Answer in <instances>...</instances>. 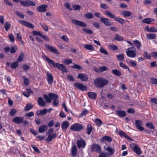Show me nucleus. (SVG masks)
<instances>
[{"label":"nucleus","instance_id":"obj_1","mask_svg":"<svg viewBox=\"0 0 157 157\" xmlns=\"http://www.w3.org/2000/svg\"><path fill=\"white\" fill-rule=\"evenodd\" d=\"M45 59L50 64H51L53 67L57 68L58 70H61L63 73H67L68 69L66 66L63 64L59 63H55L53 60L46 56Z\"/></svg>","mask_w":157,"mask_h":157},{"label":"nucleus","instance_id":"obj_2","mask_svg":"<svg viewBox=\"0 0 157 157\" xmlns=\"http://www.w3.org/2000/svg\"><path fill=\"white\" fill-rule=\"evenodd\" d=\"M95 86L98 88H102L109 83L108 80L103 78L101 77H98L96 78L94 81Z\"/></svg>","mask_w":157,"mask_h":157},{"label":"nucleus","instance_id":"obj_3","mask_svg":"<svg viewBox=\"0 0 157 157\" xmlns=\"http://www.w3.org/2000/svg\"><path fill=\"white\" fill-rule=\"evenodd\" d=\"M53 129L52 128H50L48 131V136L46 140L48 141H51L55 138L57 136V134L56 133H53Z\"/></svg>","mask_w":157,"mask_h":157},{"label":"nucleus","instance_id":"obj_4","mask_svg":"<svg viewBox=\"0 0 157 157\" xmlns=\"http://www.w3.org/2000/svg\"><path fill=\"white\" fill-rule=\"evenodd\" d=\"M127 51L126 52L127 56L131 58H134L136 56L135 52L136 49L133 47H131L127 49Z\"/></svg>","mask_w":157,"mask_h":157},{"label":"nucleus","instance_id":"obj_5","mask_svg":"<svg viewBox=\"0 0 157 157\" xmlns=\"http://www.w3.org/2000/svg\"><path fill=\"white\" fill-rule=\"evenodd\" d=\"M130 146L132 149L133 150L136 154L138 155L141 154L142 152L140 148L136 144L131 143L130 144Z\"/></svg>","mask_w":157,"mask_h":157},{"label":"nucleus","instance_id":"obj_6","mask_svg":"<svg viewBox=\"0 0 157 157\" xmlns=\"http://www.w3.org/2000/svg\"><path fill=\"white\" fill-rule=\"evenodd\" d=\"M71 22L73 24L82 27H86L87 26V25L85 23L80 21L73 19L71 20Z\"/></svg>","mask_w":157,"mask_h":157},{"label":"nucleus","instance_id":"obj_7","mask_svg":"<svg viewBox=\"0 0 157 157\" xmlns=\"http://www.w3.org/2000/svg\"><path fill=\"white\" fill-rule=\"evenodd\" d=\"M21 4L25 6H34L35 5V3L29 0H27L26 1H20Z\"/></svg>","mask_w":157,"mask_h":157},{"label":"nucleus","instance_id":"obj_8","mask_svg":"<svg viewBox=\"0 0 157 157\" xmlns=\"http://www.w3.org/2000/svg\"><path fill=\"white\" fill-rule=\"evenodd\" d=\"M47 80L48 84L49 85L52 84L53 82V77L52 74L49 72H47Z\"/></svg>","mask_w":157,"mask_h":157},{"label":"nucleus","instance_id":"obj_9","mask_svg":"<svg viewBox=\"0 0 157 157\" xmlns=\"http://www.w3.org/2000/svg\"><path fill=\"white\" fill-rule=\"evenodd\" d=\"M19 23L22 25H24L29 28H34V26L32 24L22 20L20 21H19Z\"/></svg>","mask_w":157,"mask_h":157},{"label":"nucleus","instance_id":"obj_10","mask_svg":"<svg viewBox=\"0 0 157 157\" xmlns=\"http://www.w3.org/2000/svg\"><path fill=\"white\" fill-rule=\"evenodd\" d=\"M145 30L149 32L156 33L157 32V29L155 27L153 26L149 28L148 25L145 27Z\"/></svg>","mask_w":157,"mask_h":157},{"label":"nucleus","instance_id":"obj_11","mask_svg":"<svg viewBox=\"0 0 157 157\" xmlns=\"http://www.w3.org/2000/svg\"><path fill=\"white\" fill-rule=\"evenodd\" d=\"M45 47L47 49L49 50L51 52H53L55 54H59V52L58 51L55 49L54 48L52 47L49 45H46Z\"/></svg>","mask_w":157,"mask_h":157},{"label":"nucleus","instance_id":"obj_12","mask_svg":"<svg viewBox=\"0 0 157 157\" xmlns=\"http://www.w3.org/2000/svg\"><path fill=\"white\" fill-rule=\"evenodd\" d=\"M100 21L106 26H109L111 25L110 20L107 18L101 17L100 19Z\"/></svg>","mask_w":157,"mask_h":157},{"label":"nucleus","instance_id":"obj_13","mask_svg":"<svg viewBox=\"0 0 157 157\" xmlns=\"http://www.w3.org/2000/svg\"><path fill=\"white\" fill-rule=\"evenodd\" d=\"M77 144L78 148L84 147L86 145V143L83 139H80L77 140Z\"/></svg>","mask_w":157,"mask_h":157},{"label":"nucleus","instance_id":"obj_14","mask_svg":"<svg viewBox=\"0 0 157 157\" xmlns=\"http://www.w3.org/2000/svg\"><path fill=\"white\" fill-rule=\"evenodd\" d=\"M23 117H16L13 119V121L17 124H20L23 122Z\"/></svg>","mask_w":157,"mask_h":157},{"label":"nucleus","instance_id":"obj_15","mask_svg":"<svg viewBox=\"0 0 157 157\" xmlns=\"http://www.w3.org/2000/svg\"><path fill=\"white\" fill-rule=\"evenodd\" d=\"M74 86L77 88L82 90H86L87 89L86 86L83 84L78 83H75L74 84Z\"/></svg>","mask_w":157,"mask_h":157},{"label":"nucleus","instance_id":"obj_16","mask_svg":"<svg viewBox=\"0 0 157 157\" xmlns=\"http://www.w3.org/2000/svg\"><path fill=\"white\" fill-rule=\"evenodd\" d=\"M91 150L92 151L100 152L101 151V147L98 144H94L92 146Z\"/></svg>","mask_w":157,"mask_h":157},{"label":"nucleus","instance_id":"obj_17","mask_svg":"<svg viewBox=\"0 0 157 157\" xmlns=\"http://www.w3.org/2000/svg\"><path fill=\"white\" fill-rule=\"evenodd\" d=\"M47 6L44 5H42L39 6L37 8V11L39 12H44L46 11Z\"/></svg>","mask_w":157,"mask_h":157},{"label":"nucleus","instance_id":"obj_18","mask_svg":"<svg viewBox=\"0 0 157 157\" xmlns=\"http://www.w3.org/2000/svg\"><path fill=\"white\" fill-rule=\"evenodd\" d=\"M107 70V68L105 66L100 67H99L98 68H94V70L96 72L98 73L102 72L103 71H106Z\"/></svg>","mask_w":157,"mask_h":157},{"label":"nucleus","instance_id":"obj_19","mask_svg":"<svg viewBox=\"0 0 157 157\" xmlns=\"http://www.w3.org/2000/svg\"><path fill=\"white\" fill-rule=\"evenodd\" d=\"M112 140V138L109 136H104L100 139V141L101 142H104L106 141L110 142Z\"/></svg>","mask_w":157,"mask_h":157},{"label":"nucleus","instance_id":"obj_20","mask_svg":"<svg viewBox=\"0 0 157 157\" xmlns=\"http://www.w3.org/2000/svg\"><path fill=\"white\" fill-rule=\"evenodd\" d=\"M38 103L39 105L42 107H44L46 105L45 102L44 101L42 97H39L38 98Z\"/></svg>","mask_w":157,"mask_h":157},{"label":"nucleus","instance_id":"obj_21","mask_svg":"<svg viewBox=\"0 0 157 157\" xmlns=\"http://www.w3.org/2000/svg\"><path fill=\"white\" fill-rule=\"evenodd\" d=\"M104 149L105 150L108 151L109 153V154L110 155H112L114 153V150L112 148L109 146H107V147L104 146Z\"/></svg>","mask_w":157,"mask_h":157},{"label":"nucleus","instance_id":"obj_22","mask_svg":"<svg viewBox=\"0 0 157 157\" xmlns=\"http://www.w3.org/2000/svg\"><path fill=\"white\" fill-rule=\"evenodd\" d=\"M78 78L80 79L81 80L83 81H86L88 79V77L87 76L83 74H79L78 76Z\"/></svg>","mask_w":157,"mask_h":157},{"label":"nucleus","instance_id":"obj_23","mask_svg":"<svg viewBox=\"0 0 157 157\" xmlns=\"http://www.w3.org/2000/svg\"><path fill=\"white\" fill-rule=\"evenodd\" d=\"M87 95L89 97L92 99H95L97 97V94L95 92H89Z\"/></svg>","mask_w":157,"mask_h":157},{"label":"nucleus","instance_id":"obj_24","mask_svg":"<svg viewBox=\"0 0 157 157\" xmlns=\"http://www.w3.org/2000/svg\"><path fill=\"white\" fill-rule=\"evenodd\" d=\"M117 114L120 117H124L126 116V113L122 110H117L116 111Z\"/></svg>","mask_w":157,"mask_h":157},{"label":"nucleus","instance_id":"obj_25","mask_svg":"<svg viewBox=\"0 0 157 157\" xmlns=\"http://www.w3.org/2000/svg\"><path fill=\"white\" fill-rule=\"evenodd\" d=\"M155 21V20L154 19L151 18H145L142 21V22L143 23H146L148 24H149L150 23L153 22Z\"/></svg>","mask_w":157,"mask_h":157},{"label":"nucleus","instance_id":"obj_26","mask_svg":"<svg viewBox=\"0 0 157 157\" xmlns=\"http://www.w3.org/2000/svg\"><path fill=\"white\" fill-rule=\"evenodd\" d=\"M134 45L138 50H139L141 46V44L138 40H136L133 41V45Z\"/></svg>","mask_w":157,"mask_h":157},{"label":"nucleus","instance_id":"obj_27","mask_svg":"<svg viewBox=\"0 0 157 157\" xmlns=\"http://www.w3.org/2000/svg\"><path fill=\"white\" fill-rule=\"evenodd\" d=\"M84 48L88 50L94 51V48L92 44H85L84 46Z\"/></svg>","mask_w":157,"mask_h":157},{"label":"nucleus","instance_id":"obj_28","mask_svg":"<svg viewBox=\"0 0 157 157\" xmlns=\"http://www.w3.org/2000/svg\"><path fill=\"white\" fill-rule=\"evenodd\" d=\"M48 96L51 100L52 99L53 100L57 99L58 98V95L54 93H49Z\"/></svg>","mask_w":157,"mask_h":157},{"label":"nucleus","instance_id":"obj_29","mask_svg":"<svg viewBox=\"0 0 157 157\" xmlns=\"http://www.w3.org/2000/svg\"><path fill=\"white\" fill-rule=\"evenodd\" d=\"M136 126L137 128H143L141 126L142 125V121L141 120H136L135 121Z\"/></svg>","mask_w":157,"mask_h":157},{"label":"nucleus","instance_id":"obj_30","mask_svg":"<svg viewBox=\"0 0 157 157\" xmlns=\"http://www.w3.org/2000/svg\"><path fill=\"white\" fill-rule=\"evenodd\" d=\"M77 153V149L75 145L73 146L72 148L71 153L73 156H76Z\"/></svg>","mask_w":157,"mask_h":157},{"label":"nucleus","instance_id":"obj_31","mask_svg":"<svg viewBox=\"0 0 157 157\" xmlns=\"http://www.w3.org/2000/svg\"><path fill=\"white\" fill-rule=\"evenodd\" d=\"M112 73L113 74L117 76H120L121 75V72L117 70L114 69L112 71Z\"/></svg>","mask_w":157,"mask_h":157},{"label":"nucleus","instance_id":"obj_32","mask_svg":"<svg viewBox=\"0 0 157 157\" xmlns=\"http://www.w3.org/2000/svg\"><path fill=\"white\" fill-rule=\"evenodd\" d=\"M105 13L107 16L112 18H114L115 17V16L113 14L110 12L109 11H106Z\"/></svg>","mask_w":157,"mask_h":157},{"label":"nucleus","instance_id":"obj_33","mask_svg":"<svg viewBox=\"0 0 157 157\" xmlns=\"http://www.w3.org/2000/svg\"><path fill=\"white\" fill-rule=\"evenodd\" d=\"M84 17L86 19H91L94 17V15L90 13H87L84 15Z\"/></svg>","mask_w":157,"mask_h":157},{"label":"nucleus","instance_id":"obj_34","mask_svg":"<svg viewBox=\"0 0 157 157\" xmlns=\"http://www.w3.org/2000/svg\"><path fill=\"white\" fill-rule=\"evenodd\" d=\"M156 36V35L155 34L150 33L147 35V38L150 40L154 39Z\"/></svg>","mask_w":157,"mask_h":157},{"label":"nucleus","instance_id":"obj_35","mask_svg":"<svg viewBox=\"0 0 157 157\" xmlns=\"http://www.w3.org/2000/svg\"><path fill=\"white\" fill-rule=\"evenodd\" d=\"M114 18V20L115 21L122 24L124 22V21H125V20L122 19L119 17H115Z\"/></svg>","mask_w":157,"mask_h":157},{"label":"nucleus","instance_id":"obj_36","mask_svg":"<svg viewBox=\"0 0 157 157\" xmlns=\"http://www.w3.org/2000/svg\"><path fill=\"white\" fill-rule=\"evenodd\" d=\"M122 14L125 17H128L132 15V13L128 11H124L122 13Z\"/></svg>","mask_w":157,"mask_h":157},{"label":"nucleus","instance_id":"obj_37","mask_svg":"<svg viewBox=\"0 0 157 157\" xmlns=\"http://www.w3.org/2000/svg\"><path fill=\"white\" fill-rule=\"evenodd\" d=\"M114 39L118 41H120L122 40L123 39V38L121 36H120L118 34H116L115 36Z\"/></svg>","mask_w":157,"mask_h":157},{"label":"nucleus","instance_id":"obj_38","mask_svg":"<svg viewBox=\"0 0 157 157\" xmlns=\"http://www.w3.org/2000/svg\"><path fill=\"white\" fill-rule=\"evenodd\" d=\"M33 107V105L31 104H27L25 108V110L26 111H29Z\"/></svg>","mask_w":157,"mask_h":157},{"label":"nucleus","instance_id":"obj_39","mask_svg":"<svg viewBox=\"0 0 157 157\" xmlns=\"http://www.w3.org/2000/svg\"><path fill=\"white\" fill-rule=\"evenodd\" d=\"M94 122L98 127L100 126L102 124V122L101 120L98 119H96Z\"/></svg>","mask_w":157,"mask_h":157},{"label":"nucleus","instance_id":"obj_40","mask_svg":"<svg viewBox=\"0 0 157 157\" xmlns=\"http://www.w3.org/2000/svg\"><path fill=\"white\" fill-rule=\"evenodd\" d=\"M116 132L117 133H118L121 136L124 137L125 138L127 136L125 133L122 131H117V130H116Z\"/></svg>","mask_w":157,"mask_h":157},{"label":"nucleus","instance_id":"obj_41","mask_svg":"<svg viewBox=\"0 0 157 157\" xmlns=\"http://www.w3.org/2000/svg\"><path fill=\"white\" fill-rule=\"evenodd\" d=\"M117 57L120 61H123L124 59V56L123 54H121L117 55Z\"/></svg>","mask_w":157,"mask_h":157},{"label":"nucleus","instance_id":"obj_42","mask_svg":"<svg viewBox=\"0 0 157 157\" xmlns=\"http://www.w3.org/2000/svg\"><path fill=\"white\" fill-rule=\"evenodd\" d=\"M70 128H83V126L81 124L78 123H75L72 125Z\"/></svg>","mask_w":157,"mask_h":157},{"label":"nucleus","instance_id":"obj_43","mask_svg":"<svg viewBox=\"0 0 157 157\" xmlns=\"http://www.w3.org/2000/svg\"><path fill=\"white\" fill-rule=\"evenodd\" d=\"M17 39L18 41L23 42V41L22 40V36L20 33L17 34Z\"/></svg>","mask_w":157,"mask_h":157},{"label":"nucleus","instance_id":"obj_44","mask_svg":"<svg viewBox=\"0 0 157 157\" xmlns=\"http://www.w3.org/2000/svg\"><path fill=\"white\" fill-rule=\"evenodd\" d=\"M44 98L46 102L48 103H51L52 101L51 98L47 95H44Z\"/></svg>","mask_w":157,"mask_h":157},{"label":"nucleus","instance_id":"obj_45","mask_svg":"<svg viewBox=\"0 0 157 157\" xmlns=\"http://www.w3.org/2000/svg\"><path fill=\"white\" fill-rule=\"evenodd\" d=\"M4 27L6 31H8L10 27V22H6L4 25Z\"/></svg>","mask_w":157,"mask_h":157},{"label":"nucleus","instance_id":"obj_46","mask_svg":"<svg viewBox=\"0 0 157 157\" xmlns=\"http://www.w3.org/2000/svg\"><path fill=\"white\" fill-rule=\"evenodd\" d=\"M9 37L10 41L12 42H14L15 40L14 37L12 33H10L9 35Z\"/></svg>","mask_w":157,"mask_h":157},{"label":"nucleus","instance_id":"obj_47","mask_svg":"<svg viewBox=\"0 0 157 157\" xmlns=\"http://www.w3.org/2000/svg\"><path fill=\"white\" fill-rule=\"evenodd\" d=\"M140 131H144L146 133L150 134L151 131L147 129L146 128H138Z\"/></svg>","mask_w":157,"mask_h":157},{"label":"nucleus","instance_id":"obj_48","mask_svg":"<svg viewBox=\"0 0 157 157\" xmlns=\"http://www.w3.org/2000/svg\"><path fill=\"white\" fill-rule=\"evenodd\" d=\"M24 55L23 53H21L19 56L17 61L19 62H21L24 59Z\"/></svg>","mask_w":157,"mask_h":157},{"label":"nucleus","instance_id":"obj_49","mask_svg":"<svg viewBox=\"0 0 157 157\" xmlns=\"http://www.w3.org/2000/svg\"><path fill=\"white\" fill-rule=\"evenodd\" d=\"M100 51L101 53L107 55H108L107 51L105 50L102 47H101L100 49Z\"/></svg>","mask_w":157,"mask_h":157},{"label":"nucleus","instance_id":"obj_50","mask_svg":"<svg viewBox=\"0 0 157 157\" xmlns=\"http://www.w3.org/2000/svg\"><path fill=\"white\" fill-rule=\"evenodd\" d=\"M71 67L73 68L78 70H81V67L80 66L76 64H74L73 66H72Z\"/></svg>","mask_w":157,"mask_h":157},{"label":"nucleus","instance_id":"obj_51","mask_svg":"<svg viewBox=\"0 0 157 157\" xmlns=\"http://www.w3.org/2000/svg\"><path fill=\"white\" fill-rule=\"evenodd\" d=\"M63 62L66 64L69 65L72 63V61L71 59H65L63 60Z\"/></svg>","mask_w":157,"mask_h":157},{"label":"nucleus","instance_id":"obj_52","mask_svg":"<svg viewBox=\"0 0 157 157\" xmlns=\"http://www.w3.org/2000/svg\"><path fill=\"white\" fill-rule=\"evenodd\" d=\"M33 34L34 36L38 35L41 37L42 34L40 31H33Z\"/></svg>","mask_w":157,"mask_h":157},{"label":"nucleus","instance_id":"obj_53","mask_svg":"<svg viewBox=\"0 0 157 157\" xmlns=\"http://www.w3.org/2000/svg\"><path fill=\"white\" fill-rule=\"evenodd\" d=\"M17 48L16 46H12L10 50V52L11 53H14L17 51Z\"/></svg>","mask_w":157,"mask_h":157},{"label":"nucleus","instance_id":"obj_54","mask_svg":"<svg viewBox=\"0 0 157 157\" xmlns=\"http://www.w3.org/2000/svg\"><path fill=\"white\" fill-rule=\"evenodd\" d=\"M69 124L67 121H64L63 122L62 128H67Z\"/></svg>","mask_w":157,"mask_h":157},{"label":"nucleus","instance_id":"obj_55","mask_svg":"<svg viewBox=\"0 0 157 157\" xmlns=\"http://www.w3.org/2000/svg\"><path fill=\"white\" fill-rule=\"evenodd\" d=\"M83 30L85 32L89 34H92L93 33V32L91 30L89 29L86 28H83Z\"/></svg>","mask_w":157,"mask_h":157},{"label":"nucleus","instance_id":"obj_56","mask_svg":"<svg viewBox=\"0 0 157 157\" xmlns=\"http://www.w3.org/2000/svg\"><path fill=\"white\" fill-rule=\"evenodd\" d=\"M120 66L121 67L124 69L128 68V67L124 63L121 62L119 63Z\"/></svg>","mask_w":157,"mask_h":157},{"label":"nucleus","instance_id":"obj_57","mask_svg":"<svg viewBox=\"0 0 157 157\" xmlns=\"http://www.w3.org/2000/svg\"><path fill=\"white\" fill-rule=\"evenodd\" d=\"M18 66V63L17 62H14L12 63L11 65V68L12 69H15Z\"/></svg>","mask_w":157,"mask_h":157},{"label":"nucleus","instance_id":"obj_58","mask_svg":"<svg viewBox=\"0 0 157 157\" xmlns=\"http://www.w3.org/2000/svg\"><path fill=\"white\" fill-rule=\"evenodd\" d=\"M129 64L132 67H136L137 65L136 61L134 60L130 61L129 62Z\"/></svg>","mask_w":157,"mask_h":157},{"label":"nucleus","instance_id":"obj_59","mask_svg":"<svg viewBox=\"0 0 157 157\" xmlns=\"http://www.w3.org/2000/svg\"><path fill=\"white\" fill-rule=\"evenodd\" d=\"M55 123V122L54 120H51L49 121L48 126L50 127H52L54 124Z\"/></svg>","mask_w":157,"mask_h":157},{"label":"nucleus","instance_id":"obj_60","mask_svg":"<svg viewBox=\"0 0 157 157\" xmlns=\"http://www.w3.org/2000/svg\"><path fill=\"white\" fill-rule=\"evenodd\" d=\"M31 91L28 90L27 91L24 92L23 93V95L26 97L28 98L29 97L30 94V92Z\"/></svg>","mask_w":157,"mask_h":157},{"label":"nucleus","instance_id":"obj_61","mask_svg":"<svg viewBox=\"0 0 157 157\" xmlns=\"http://www.w3.org/2000/svg\"><path fill=\"white\" fill-rule=\"evenodd\" d=\"M23 78L24 79V82L25 84L26 85H28L30 82L28 78H26L25 77H24Z\"/></svg>","mask_w":157,"mask_h":157},{"label":"nucleus","instance_id":"obj_62","mask_svg":"<svg viewBox=\"0 0 157 157\" xmlns=\"http://www.w3.org/2000/svg\"><path fill=\"white\" fill-rule=\"evenodd\" d=\"M144 57L148 59H150L151 58V56L150 54L146 52H144Z\"/></svg>","mask_w":157,"mask_h":157},{"label":"nucleus","instance_id":"obj_63","mask_svg":"<svg viewBox=\"0 0 157 157\" xmlns=\"http://www.w3.org/2000/svg\"><path fill=\"white\" fill-rule=\"evenodd\" d=\"M73 8L75 10H78L80 9L81 6H80L78 5H74L73 6Z\"/></svg>","mask_w":157,"mask_h":157},{"label":"nucleus","instance_id":"obj_64","mask_svg":"<svg viewBox=\"0 0 157 157\" xmlns=\"http://www.w3.org/2000/svg\"><path fill=\"white\" fill-rule=\"evenodd\" d=\"M151 82L153 84H157V78H151Z\"/></svg>","mask_w":157,"mask_h":157}]
</instances>
